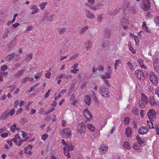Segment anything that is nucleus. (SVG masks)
Returning a JSON list of instances; mask_svg holds the SVG:
<instances>
[{"label": "nucleus", "instance_id": "obj_1", "mask_svg": "<svg viewBox=\"0 0 159 159\" xmlns=\"http://www.w3.org/2000/svg\"><path fill=\"white\" fill-rule=\"evenodd\" d=\"M66 146V147H64L63 148V152L65 156L67 158H69L70 157L69 152L73 150L74 148L71 143L67 144Z\"/></svg>", "mask_w": 159, "mask_h": 159}, {"label": "nucleus", "instance_id": "obj_2", "mask_svg": "<svg viewBox=\"0 0 159 159\" xmlns=\"http://www.w3.org/2000/svg\"><path fill=\"white\" fill-rule=\"evenodd\" d=\"M141 98L139 101V107L141 108H144L148 103V99L147 96L143 93L141 94Z\"/></svg>", "mask_w": 159, "mask_h": 159}, {"label": "nucleus", "instance_id": "obj_3", "mask_svg": "<svg viewBox=\"0 0 159 159\" xmlns=\"http://www.w3.org/2000/svg\"><path fill=\"white\" fill-rule=\"evenodd\" d=\"M140 4L141 8L146 11H148L151 6L150 0H142Z\"/></svg>", "mask_w": 159, "mask_h": 159}, {"label": "nucleus", "instance_id": "obj_4", "mask_svg": "<svg viewBox=\"0 0 159 159\" xmlns=\"http://www.w3.org/2000/svg\"><path fill=\"white\" fill-rule=\"evenodd\" d=\"M61 134L64 138H70L71 136V131L70 129L67 127L62 129Z\"/></svg>", "mask_w": 159, "mask_h": 159}, {"label": "nucleus", "instance_id": "obj_5", "mask_svg": "<svg viewBox=\"0 0 159 159\" xmlns=\"http://www.w3.org/2000/svg\"><path fill=\"white\" fill-rule=\"evenodd\" d=\"M149 79L152 83L155 86L158 84V79L155 74L152 72H150L149 74Z\"/></svg>", "mask_w": 159, "mask_h": 159}, {"label": "nucleus", "instance_id": "obj_6", "mask_svg": "<svg viewBox=\"0 0 159 159\" xmlns=\"http://www.w3.org/2000/svg\"><path fill=\"white\" fill-rule=\"evenodd\" d=\"M100 93L102 96L105 98H108L110 96L108 89L104 86H101L100 89Z\"/></svg>", "mask_w": 159, "mask_h": 159}, {"label": "nucleus", "instance_id": "obj_7", "mask_svg": "<svg viewBox=\"0 0 159 159\" xmlns=\"http://www.w3.org/2000/svg\"><path fill=\"white\" fill-rule=\"evenodd\" d=\"M86 125V123L84 122H81L78 124L77 127V130L80 134H82L83 132H85V131Z\"/></svg>", "mask_w": 159, "mask_h": 159}, {"label": "nucleus", "instance_id": "obj_8", "mask_svg": "<svg viewBox=\"0 0 159 159\" xmlns=\"http://www.w3.org/2000/svg\"><path fill=\"white\" fill-rule=\"evenodd\" d=\"M135 74L139 80L141 81L144 80L145 78L144 74L142 70H137L135 71Z\"/></svg>", "mask_w": 159, "mask_h": 159}, {"label": "nucleus", "instance_id": "obj_9", "mask_svg": "<svg viewBox=\"0 0 159 159\" xmlns=\"http://www.w3.org/2000/svg\"><path fill=\"white\" fill-rule=\"evenodd\" d=\"M148 116L151 120H153L156 117L155 111L153 109H150L148 113Z\"/></svg>", "mask_w": 159, "mask_h": 159}, {"label": "nucleus", "instance_id": "obj_10", "mask_svg": "<svg viewBox=\"0 0 159 159\" xmlns=\"http://www.w3.org/2000/svg\"><path fill=\"white\" fill-rule=\"evenodd\" d=\"M149 131V129L147 126L141 127L138 130V132L140 134H146Z\"/></svg>", "mask_w": 159, "mask_h": 159}, {"label": "nucleus", "instance_id": "obj_11", "mask_svg": "<svg viewBox=\"0 0 159 159\" xmlns=\"http://www.w3.org/2000/svg\"><path fill=\"white\" fill-rule=\"evenodd\" d=\"M84 115L87 120L92 118V116L89 110L87 109L84 111Z\"/></svg>", "mask_w": 159, "mask_h": 159}, {"label": "nucleus", "instance_id": "obj_12", "mask_svg": "<svg viewBox=\"0 0 159 159\" xmlns=\"http://www.w3.org/2000/svg\"><path fill=\"white\" fill-rule=\"evenodd\" d=\"M108 149V147L107 145L102 144L100 146V154L103 155L106 153Z\"/></svg>", "mask_w": 159, "mask_h": 159}, {"label": "nucleus", "instance_id": "obj_13", "mask_svg": "<svg viewBox=\"0 0 159 159\" xmlns=\"http://www.w3.org/2000/svg\"><path fill=\"white\" fill-rule=\"evenodd\" d=\"M132 131V129L129 127H127L125 130V135L127 137L131 136Z\"/></svg>", "mask_w": 159, "mask_h": 159}, {"label": "nucleus", "instance_id": "obj_14", "mask_svg": "<svg viewBox=\"0 0 159 159\" xmlns=\"http://www.w3.org/2000/svg\"><path fill=\"white\" fill-rule=\"evenodd\" d=\"M30 9L32 10L31 14L32 15L38 12L39 9L37 8V6L35 5H33L31 6Z\"/></svg>", "mask_w": 159, "mask_h": 159}, {"label": "nucleus", "instance_id": "obj_15", "mask_svg": "<svg viewBox=\"0 0 159 159\" xmlns=\"http://www.w3.org/2000/svg\"><path fill=\"white\" fill-rule=\"evenodd\" d=\"M149 103L151 106L156 107L157 105V103L156 102L155 99L153 96L149 97Z\"/></svg>", "mask_w": 159, "mask_h": 159}, {"label": "nucleus", "instance_id": "obj_16", "mask_svg": "<svg viewBox=\"0 0 159 159\" xmlns=\"http://www.w3.org/2000/svg\"><path fill=\"white\" fill-rule=\"evenodd\" d=\"M84 100L85 103L89 105L90 104L92 101L91 98L88 95H86L85 96Z\"/></svg>", "mask_w": 159, "mask_h": 159}, {"label": "nucleus", "instance_id": "obj_17", "mask_svg": "<svg viewBox=\"0 0 159 159\" xmlns=\"http://www.w3.org/2000/svg\"><path fill=\"white\" fill-rule=\"evenodd\" d=\"M142 27V29L148 33H150L151 32L149 29L148 28L146 25V22L145 21H143V22Z\"/></svg>", "mask_w": 159, "mask_h": 159}, {"label": "nucleus", "instance_id": "obj_18", "mask_svg": "<svg viewBox=\"0 0 159 159\" xmlns=\"http://www.w3.org/2000/svg\"><path fill=\"white\" fill-rule=\"evenodd\" d=\"M24 69L18 71L14 75V76L15 78H19L21 76L24 72L25 71Z\"/></svg>", "mask_w": 159, "mask_h": 159}, {"label": "nucleus", "instance_id": "obj_19", "mask_svg": "<svg viewBox=\"0 0 159 159\" xmlns=\"http://www.w3.org/2000/svg\"><path fill=\"white\" fill-rule=\"evenodd\" d=\"M85 13L86 16L88 18L92 19H93L95 17L94 15L89 10H87Z\"/></svg>", "mask_w": 159, "mask_h": 159}, {"label": "nucleus", "instance_id": "obj_20", "mask_svg": "<svg viewBox=\"0 0 159 159\" xmlns=\"http://www.w3.org/2000/svg\"><path fill=\"white\" fill-rule=\"evenodd\" d=\"M9 113L7 111H5L2 113L1 116V119L5 120L7 119L9 117Z\"/></svg>", "mask_w": 159, "mask_h": 159}, {"label": "nucleus", "instance_id": "obj_21", "mask_svg": "<svg viewBox=\"0 0 159 159\" xmlns=\"http://www.w3.org/2000/svg\"><path fill=\"white\" fill-rule=\"evenodd\" d=\"M85 47L88 49L89 48H91L92 47V44L90 41L87 40L85 43L84 44Z\"/></svg>", "mask_w": 159, "mask_h": 159}, {"label": "nucleus", "instance_id": "obj_22", "mask_svg": "<svg viewBox=\"0 0 159 159\" xmlns=\"http://www.w3.org/2000/svg\"><path fill=\"white\" fill-rule=\"evenodd\" d=\"M123 147L126 149L128 150H129L131 148L130 144L128 141H125L124 142Z\"/></svg>", "mask_w": 159, "mask_h": 159}, {"label": "nucleus", "instance_id": "obj_23", "mask_svg": "<svg viewBox=\"0 0 159 159\" xmlns=\"http://www.w3.org/2000/svg\"><path fill=\"white\" fill-rule=\"evenodd\" d=\"M66 28H59L57 30V33L59 34H64L66 30Z\"/></svg>", "mask_w": 159, "mask_h": 159}, {"label": "nucleus", "instance_id": "obj_24", "mask_svg": "<svg viewBox=\"0 0 159 159\" xmlns=\"http://www.w3.org/2000/svg\"><path fill=\"white\" fill-rule=\"evenodd\" d=\"M87 127L88 129L90 131L94 132L95 131V127L91 124H87Z\"/></svg>", "mask_w": 159, "mask_h": 159}, {"label": "nucleus", "instance_id": "obj_25", "mask_svg": "<svg viewBox=\"0 0 159 159\" xmlns=\"http://www.w3.org/2000/svg\"><path fill=\"white\" fill-rule=\"evenodd\" d=\"M111 73H110L109 72H107L105 73V75H102L101 76L102 78V79H104L105 78H108L109 79L111 77Z\"/></svg>", "mask_w": 159, "mask_h": 159}, {"label": "nucleus", "instance_id": "obj_26", "mask_svg": "<svg viewBox=\"0 0 159 159\" xmlns=\"http://www.w3.org/2000/svg\"><path fill=\"white\" fill-rule=\"evenodd\" d=\"M138 62L142 68H143L145 69H146V66L144 64V61L142 59H140Z\"/></svg>", "mask_w": 159, "mask_h": 159}, {"label": "nucleus", "instance_id": "obj_27", "mask_svg": "<svg viewBox=\"0 0 159 159\" xmlns=\"http://www.w3.org/2000/svg\"><path fill=\"white\" fill-rule=\"evenodd\" d=\"M15 55V53L14 52L8 55L7 58V60L9 61H11L14 57Z\"/></svg>", "mask_w": 159, "mask_h": 159}, {"label": "nucleus", "instance_id": "obj_28", "mask_svg": "<svg viewBox=\"0 0 159 159\" xmlns=\"http://www.w3.org/2000/svg\"><path fill=\"white\" fill-rule=\"evenodd\" d=\"M153 68L159 66V59H155L154 60L153 62Z\"/></svg>", "mask_w": 159, "mask_h": 159}, {"label": "nucleus", "instance_id": "obj_29", "mask_svg": "<svg viewBox=\"0 0 159 159\" xmlns=\"http://www.w3.org/2000/svg\"><path fill=\"white\" fill-rule=\"evenodd\" d=\"M88 26H86L85 27L82 28L80 31V34H83L88 29Z\"/></svg>", "mask_w": 159, "mask_h": 159}, {"label": "nucleus", "instance_id": "obj_30", "mask_svg": "<svg viewBox=\"0 0 159 159\" xmlns=\"http://www.w3.org/2000/svg\"><path fill=\"white\" fill-rule=\"evenodd\" d=\"M136 139L137 141L138 142V143H139V145H140L144 143V142L142 140V139L140 138L139 135L137 136L136 137Z\"/></svg>", "mask_w": 159, "mask_h": 159}, {"label": "nucleus", "instance_id": "obj_31", "mask_svg": "<svg viewBox=\"0 0 159 159\" xmlns=\"http://www.w3.org/2000/svg\"><path fill=\"white\" fill-rule=\"evenodd\" d=\"M19 122L21 125H23L24 124L28 122V120L26 118H23L20 119Z\"/></svg>", "mask_w": 159, "mask_h": 159}, {"label": "nucleus", "instance_id": "obj_32", "mask_svg": "<svg viewBox=\"0 0 159 159\" xmlns=\"http://www.w3.org/2000/svg\"><path fill=\"white\" fill-rule=\"evenodd\" d=\"M130 4L129 1L128 0H125L124 1V6L125 8H127L130 5Z\"/></svg>", "mask_w": 159, "mask_h": 159}, {"label": "nucleus", "instance_id": "obj_33", "mask_svg": "<svg viewBox=\"0 0 159 159\" xmlns=\"http://www.w3.org/2000/svg\"><path fill=\"white\" fill-rule=\"evenodd\" d=\"M120 63V60H116L114 64L115 69L116 70L118 66Z\"/></svg>", "mask_w": 159, "mask_h": 159}, {"label": "nucleus", "instance_id": "obj_34", "mask_svg": "<svg viewBox=\"0 0 159 159\" xmlns=\"http://www.w3.org/2000/svg\"><path fill=\"white\" fill-rule=\"evenodd\" d=\"M132 111L134 114L138 115L139 114V110L136 107H134L133 108Z\"/></svg>", "mask_w": 159, "mask_h": 159}, {"label": "nucleus", "instance_id": "obj_35", "mask_svg": "<svg viewBox=\"0 0 159 159\" xmlns=\"http://www.w3.org/2000/svg\"><path fill=\"white\" fill-rule=\"evenodd\" d=\"M47 4V2H45L42 3L39 5V7L41 10H43L45 7V5Z\"/></svg>", "mask_w": 159, "mask_h": 159}, {"label": "nucleus", "instance_id": "obj_36", "mask_svg": "<svg viewBox=\"0 0 159 159\" xmlns=\"http://www.w3.org/2000/svg\"><path fill=\"white\" fill-rule=\"evenodd\" d=\"M133 148L135 150H138L139 149L140 147L139 146L138 143H135L133 144Z\"/></svg>", "mask_w": 159, "mask_h": 159}, {"label": "nucleus", "instance_id": "obj_37", "mask_svg": "<svg viewBox=\"0 0 159 159\" xmlns=\"http://www.w3.org/2000/svg\"><path fill=\"white\" fill-rule=\"evenodd\" d=\"M127 64L131 70L132 71L134 70V66L131 62H128L127 63Z\"/></svg>", "mask_w": 159, "mask_h": 159}, {"label": "nucleus", "instance_id": "obj_38", "mask_svg": "<svg viewBox=\"0 0 159 159\" xmlns=\"http://www.w3.org/2000/svg\"><path fill=\"white\" fill-rule=\"evenodd\" d=\"M152 18V16L151 12H149L146 13V18L148 19V18L150 19Z\"/></svg>", "mask_w": 159, "mask_h": 159}, {"label": "nucleus", "instance_id": "obj_39", "mask_svg": "<svg viewBox=\"0 0 159 159\" xmlns=\"http://www.w3.org/2000/svg\"><path fill=\"white\" fill-rule=\"evenodd\" d=\"M147 123L150 129L152 128L154 129V128L153 126V123L152 121H148Z\"/></svg>", "mask_w": 159, "mask_h": 159}, {"label": "nucleus", "instance_id": "obj_40", "mask_svg": "<svg viewBox=\"0 0 159 159\" xmlns=\"http://www.w3.org/2000/svg\"><path fill=\"white\" fill-rule=\"evenodd\" d=\"M154 19L157 25L159 26V16H157L155 17Z\"/></svg>", "mask_w": 159, "mask_h": 159}, {"label": "nucleus", "instance_id": "obj_41", "mask_svg": "<svg viewBox=\"0 0 159 159\" xmlns=\"http://www.w3.org/2000/svg\"><path fill=\"white\" fill-rule=\"evenodd\" d=\"M134 39L135 41L136 45V46H138L139 45V38L137 36H134Z\"/></svg>", "mask_w": 159, "mask_h": 159}, {"label": "nucleus", "instance_id": "obj_42", "mask_svg": "<svg viewBox=\"0 0 159 159\" xmlns=\"http://www.w3.org/2000/svg\"><path fill=\"white\" fill-rule=\"evenodd\" d=\"M130 121V119L129 117H126L125 118L124 123L125 125H128Z\"/></svg>", "mask_w": 159, "mask_h": 159}, {"label": "nucleus", "instance_id": "obj_43", "mask_svg": "<svg viewBox=\"0 0 159 159\" xmlns=\"http://www.w3.org/2000/svg\"><path fill=\"white\" fill-rule=\"evenodd\" d=\"M29 80H30V78L25 77L22 79L21 80V83H25L27 82Z\"/></svg>", "mask_w": 159, "mask_h": 159}, {"label": "nucleus", "instance_id": "obj_44", "mask_svg": "<svg viewBox=\"0 0 159 159\" xmlns=\"http://www.w3.org/2000/svg\"><path fill=\"white\" fill-rule=\"evenodd\" d=\"M48 137V135L47 134H43L42 135L41 139L43 141H45L47 139Z\"/></svg>", "mask_w": 159, "mask_h": 159}, {"label": "nucleus", "instance_id": "obj_45", "mask_svg": "<svg viewBox=\"0 0 159 159\" xmlns=\"http://www.w3.org/2000/svg\"><path fill=\"white\" fill-rule=\"evenodd\" d=\"M85 5H86V6H88L90 8H91V9H92L93 10H94V11H97V10H97V7H95V6H92V7H90V6H91V5H89V4L88 3H85Z\"/></svg>", "mask_w": 159, "mask_h": 159}, {"label": "nucleus", "instance_id": "obj_46", "mask_svg": "<svg viewBox=\"0 0 159 159\" xmlns=\"http://www.w3.org/2000/svg\"><path fill=\"white\" fill-rule=\"evenodd\" d=\"M103 7V5L102 4L99 3L96 5V7L97 8V10L100 9L102 8Z\"/></svg>", "mask_w": 159, "mask_h": 159}, {"label": "nucleus", "instance_id": "obj_47", "mask_svg": "<svg viewBox=\"0 0 159 159\" xmlns=\"http://www.w3.org/2000/svg\"><path fill=\"white\" fill-rule=\"evenodd\" d=\"M15 109L14 108L12 109L9 112H8L9 113V115L10 116H12L15 112Z\"/></svg>", "mask_w": 159, "mask_h": 159}, {"label": "nucleus", "instance_id": "obj_48", "mask_svg": "<svg viewBox=\"0 0 159 159\" xmlns=\"http://www.w3.org/2000/svg\"><path fill=\"white\" fill-rule=\"evenodd\" d=\"M7 69V65H4L2 66L1 67V70L4 71Z\"/></svg>", "mask_w": 159, "mask_h": 159}, {"label": "nucleus", "instance_id": "obj_49", "mask_svg": "<svg viewBox=\"0 0 159 159\" xmlns=\"http://www.w3.org/2000/svg\"><path fill=\"white\" fill-rule=\"evenodd\" d=\"M39 84V83H37L36 84L34 85V86L30 88V90L29 92V93L31 92L32 91H33L35 88H36L37 86H38Z\"/></svg>", "mask_w": 159, "mask_h": 159}, {"label": "nucleus", "instance_id": "obj_50", "mask_svg": "<svg viewBox=\"0 0 159 159\" xmlns=\"http://www.w3.org/2000/svg\"><path fill=\"white\" fill-rule=\"evenodd\" d=\"M15 127H16V125L15 124H14L13 125H11L10 127L11 131L12 132H14L15 131Z\"/></svg>", "mask_w": 159, "mask_h": 159}, {"label": "nucleus", "instance_id": "obj_51", "mask_svg": "<svg viewBox=\"0 0 159 159\" xmlns=\"http://www.w3.org/2000/svg\"><path fill=\"white\" fill-rule=\"evenodd\" d=\"M104 38L106 39L107 38H109L110 37V34L109 32H106L105 35L104 36Z\"/></svg>", "mask_w": 159, "mask_h": 159}, {"label": "nucleus", "instance_id": "obj_52", "mask_svg": "<svg viewBox=\"0 0 159 159\" xmlns=\"http://www.w3.org/2000/svg\"><path fill=\"white\" fill-rule=\"evenodd\" d=\"M51 75V73L50 72L47 71V73L45 74V77L49 79L50 78Z\"/></svg>", "mask_w": 159, "mask_h": 159}, {"label": "nucleus", "instance_id": "obj_53", "mask_svg": "<svg viewBox=\"0 0 159 159\" xmlns=\"http://www.w3.org/2000/svg\"><path fill=\"white\" fill-rule=\"evenodd\" d=\"M155 93L156 94L159 98V87H158L156 88Z\"/></svg>", "mask_w": 159, "mask_h": 159}, {"label": "nucleus", "instance_id": "obj_54", "mask_svg": "<svg viewBox=\"0 0 159 159\" xmlns=\"http://www.w3.org/2000/svg\"><path fill=\"white\" fill-rule=\"evenodd\" d=\"M8 134L7 133H4L1 134V136L2 138H5L8 136Z\"/></svg>", "mask_w": 159, "mask_h": 159}, {"label": "nucleus", "instance_id": "obj_55", "mask_svg": "<svg viewBox=\"0 0 159 159\" xmlns=\"http://www.w3.org/2000/svg\"><path fill=\"white\" fill-rule=\"evenodd\" d=\"M73 76L71 75H66L64 77V78L67 79H70L72 78Z\"/></svg>", "mask_w": 159, "mask_h": 159}, {"label": "nucleus", "instance_id": "obj_56", "mask_svg": "<svg viewBox=\"0 0 159 159\" xmlns=\"http://www.w3.org/2000/svg\"><path fill=\"white\" fill-rule=\"evenodd\" d=\"M103 18L102 14L99 15L98 17L97 20L99 22H101Z\"/></svg>", "mask_w": 159, "mask_h": 159}, {"label": "nucleus", "instance_id": "obj_57", "mask_svg": "<svg viewBox=\"0 0 159 159\" xmlns=\"http://www.w3.org/2000/svg\"><path fill=\"white\" fill-rule=\"evenodd\" d=\"M79 71V70L78 69H75L73 70H71L70 72L71 73H72L74 74H76L78 73Z\"/></svg>", "mask_w": 159, "mask_h": 159}, {"label": "nucleus", "instance_id": "obj_58", "mask_svg": "<svg viewBox=\"0 0 159 159\" xmlns=\"http://www.w3.org/2000/svg\"><path fill=\"white\" fill-rule=\"evenodd\" d=\"M155 128L156 129V134L157 135H159V128L158 127V126H157V125H155Z\"/></svg>", "mask_w": 159, "mask_h": 159}, {"label": "nucleus", "instance_id": "obj_59", "mask_svg": "<svg viewBox=\"0 0 159 159\" xmlns=\"http://www.w3.org/2000/svg\"><path fill=\"white\" fill-rule=\"evenodd\" d=\"M51 89H49L48 91L46 93L45 95H44L45 98H47L48 97L49 94L50 92L51 91Z\"/></svg>", "mask_w": 159, "mask_h": 159}, {"label": "nucleus", "instance_id": "obj_60", "mask_svg": "<svg viewBox=\"0 0 159 159\" xmlns=\"http://www.w3.org/2000/svg\"><path fill=\"white\" fill-rule=\"evenodd\" d=\"M23 109L22 108H20L18 110L16 111V113L17 115L20 114L22 112Z\"/></svg>", "mask_w": 159, "mask_h": 159}, {"label": "nucleus", "instance_id": "obj_61", "mask_svg": "<svg viewBox=\"0 0 159 159\" xmlns=\"http://www.w3.org/2000/svg\"><path fill=\"white\" fill-rule=\"evenodd\" d=\"M7 142L8 143V144H9V146L10 147H11L12 146L13 143H12V141H11V140H8L7 141Z\"/></svg>", "mask_w": 159, "mask_h": 159}, {"label": "nucleus", "instance_id": "obj_62", "mask_svg": "<svg viewBox=\"0 0 159 159\" xmlns=\"http://www.w3.org/2000/svg\"><path fill=\"white\" fill-rule=\"evenodd\" d=\"M78 63L75 64L74 66H71V68L75 70V69L78 67Z\"/></svg>", "mask_w": 159, "mask_h": 159}, {"label": "nucleus", "instance_id": "obj_63", "mask_svg": "<svg viewBox=\"0 0 159 159\" xmlns=\"http://www.w3.org/2000/svg\"><path fill=\"white\" fill-rule=\"evenodd\" d=\"M22 136L23 138H25L28 135V134L27 133L22 131Z\"/></svg>", "mask_w": 159, "mask_h": 159}, {"label": "nucleus", "instance_id": "obj_64", "mask_svg": "<svg viewBox=\"0 0 159 159\" xmlns=\"http://www.w3.org/2000/svg\"><path fill=\"white\" fill-rule=\"evenodd\" d=\"M78 101L76 99H75L73 102L72 104L74 106H76L77 104Z\"/></svg>", "mask_w": 159, "mask_h": 159}]
</instances>
